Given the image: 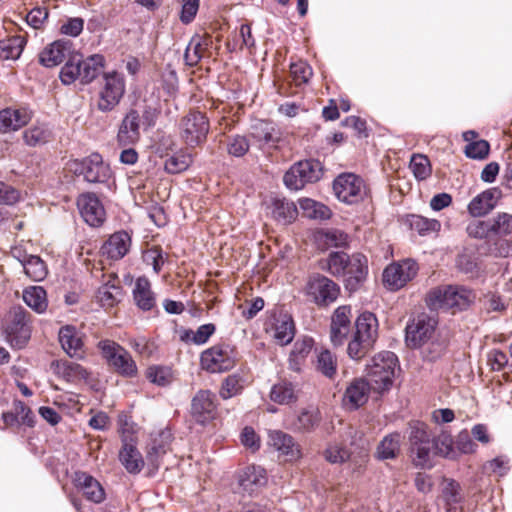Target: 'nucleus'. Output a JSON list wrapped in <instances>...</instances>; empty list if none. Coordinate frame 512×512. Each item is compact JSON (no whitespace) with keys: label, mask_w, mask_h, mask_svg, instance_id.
I'll use <instances>...</instances> for the list:
<instances>
[{"label":"nucleus","mask_w":512,"mask_h":512,"mask_svg":"<svg viewBox=\"0 0 512 512\" xmlns=\"http://www.w3.org/2000/svg\"><path fill=\"white\" fill-rule=\"evenodd\" d=\"M29 313L20 306L13 307L6 318L4 334L6 341L11 347L23 348L31 336V329L28 324Z\"/></svg>","instance_id":"nucleus-5"},{"label":"nucleus","mask_w":512,"mask_h":512,"mask_svg":"<svg viewBox=\"0 0 512 512\" xmlns=\"http://www.w3.org/2000/svg\"><path fill=\"white\" fill-rule=\"evenodd\" d=\"M305 290L306 295L319 306L333 303L340 292L339 286L334 281L321 274L310 276Z\"/></svg>","instance_id":"nucleus-11"},{"label":"nucleus","mask_w":512,"mask_h":512,"mask_svg":"<svg viewBox=\"0 0 512 512\" xmlns=\"http://www.w3.org/2000/svg\"><path fill=\"white\" fill-rule=\"evenodd\" d=\"M215 395L208 390H200L191 401V414L196 422L204 424L214 417Z\"/></svg>","instance_id":"nucleus-19"},{"label":"nucleus","mask_w":512,"mask_h":512,"mask_svg":"<svg viewBox=\"0 0 512 512\" xmlns=\"http://www.w3.org/2000/svg\"><path fill=\"white\" fill-rule=\"evenodd\" d=\"M105 58L103 55L94 54L84 60H79L81 65V82L91 83L104 69Z\"/></svg>","instance_id":"nucleus-36"},{"label":"nucleus","mask_w":512,"mask_h":512,"mask_svg":"<svg viewBox=\"0 0 512 512\" xmlns=\"http://www.w3.org/2000/svg\"><path fill=\"white\" fill-rule=\"evenodd\" d=\"M490 150L489 143L485 140H478L469 143L465 148V154L471 159H484Z\"/></svg>","instance_id":"nucleus-64"},{"label":"nucleus","mask_w":512,"mask_h":512,"mask_svg":"<svg viewBox=\"0 0 512 512\" xmlns=\"http://www.w3.org/2000/svg\"><path fill=\"white\" fill-rule=\"evenodd\" d=\"M333 191L337 199L352 205L362 201L366 195L364 181L354 173H342L333 181Z\"/></svg>","instance_id":"nucleus-8"},{"label":"nucleus","mask_w":512,"mask_h":512,"mask_svg":"<svg viewBox=\"0 0 512 512\" xmlns=\"http://www.w3.org/2000/svg\"><path fill=\"white\" fill-rule=\"evenodd\" d=\"M368 275V260L361 253L351 255V260L343 276L345 288L350 292L357 291Z\"/></svg>","instance_id":"nucleus-15"},{"label":"nucleus","mask_w":512,"mask_h":512,"mask_svg":"<svg viewBox=\"0 0 512 512\" xmlns=\"http://www.w3.org/2000/svg\"><path fill=\"white\" fill-rule=\"evenodd\" d=\"M210 129L208 118L199 111H190L180 122V135L190 147L203 144Z\"/></svg>","instance_id":"nucleus-7"},{"label":"nucleus","mask_w":512,"mask_h":512,"mask_svg":"<svg viewBox=\"0 0 512 512\" xmlns=\"http://www.w3.org/2000/svg\"><path fill=\"white\" fill-rule=\"evenodd\" d=\"M323 176V166L319 160L308 159L293 164L284 175V184L290 190H300L307 184L319 181Z\"/></svg>","instance_id":"nucleus-4"},{"label":"nucleus","mask_w":512,"mask_h":512,"mask_svg":"<svg viewBox=\"0 0 512 512\" xmlns=\"http://www.w3.org/2000/svg\"><path fill=\"white\" fill-rule=\"evenodd\" d=\"M133 298L137 307L143 311H150L155 307V294L151 290L150 281L146 277H139L136 280Z\"/></svg>","instance_id":"nucleus-29"},{"label":"nucleus","mask_w":512,"mask_h":512,"mask_svg":"<svg viewBox=\"0 0 512 512\" xmlns=\"http://www.w3.org/2000/svg\"><path fill=\"white\" fill-rule=\"evenodd\" d=\"M238 482L240 487L251 495L267 484V474L260 466H248L240 472Z\"/></svg>","instance_id":"nucleus-23"},{"label":"nucleus","mask_w":512,"mask_h":512,"mask_svg":"<svg viewBox=\"0 0 512 512\" xmlns=\"http://www.w3.org/2000/svg\"><path fill=\"white\" fill-rule=\"evenodd\" d=\"M140 115L131 109L123 118L118 130L117 140L120 145H130L140 139Z\"/></svg>","instance_id":"nucleus-22"},{"label":"nucleus","mask_w":512,"mask_h":512,"mask_svg":"<svg viewBox=\"0 0 512 512\" xmlns=\"http://www.w3.org/2000/svg\"><path fill=\"white\" fill-rule=\"evenodd\" d=\"M32 117V110L26 106L4 108L0 110V133L18 131L26 126Z\"/></svg>","instance_id":"nucleus-16"},{"label":"nucleus","mask_w":512,"mask_h":512,"mask_svg":"<svg viewBox=\"0 0 512 512\" xmlns=\"http://www.w3.org/2000/svg\"><path fill=\"white\" fill-rule=\"evenodd\" d=\"M103 82L97 107L102 112H109L119 104L125 93V79L122 74L112 71L104 73Z\"/></svg>","instance_id":"nucleus-9"},{"label":"nucleus","mask_w":512,"mask_h":512,"mask_svg":"<svg viewBox=\"0 0 512 512\" xmlns=\"http://www.w3.org/2000/svg\"><path fill=\"white\" fill-rule=\"evenodd\" d=\"M119 459L125 469L131 474H138L144 466L141 453L133 444L126 441H124L120 450Z\"/></svg>","instance_id":"nucleus-32"},{"label":"nucleus","mask_w":512,"mask_h":512,"mask_svg":"<svg viewBox=\"0 0 512 512\" xmlns=\"http://www.w3.org/2000/svg\"><path fill=\"white\" fill-rule=\"evenodd\" d=\"M437 321L430 316L420 315L406 327V343L409 347L419 348L426 344L434 334Z\"/></svg>","instance_id":"nucleus-13"},{"label":"nucleus","mask_w":512,"mask_h":512,"mask_svg":"<svg viewBox=\"0 0 512 512\" xmlns=\"http://www.w3.org/2000/svg\"><path fill=\"white\" fill-rule=\"evenodd\" d=\"M493 236H507L512 233V215L509 213H498L489 219Z\"/></svg>","instance_id":"nucleus-51"},{"label":"nucleus","mask_w":512,"mask_h":512,"mask_svg":"<svg viewBox=\"0 0 512 512\" xmlns=\"http://www.w3.org/2000/svg\"><path fill=\"white\" fill-rule=\"evenodd\" d=\"M297 213V207L292 201L275 198L272 202V215L279 222L290 223L296 218Z\"/></svg>","instance_id":"nucleus-41"},{"label":"nucleus","mask_w":512,"mask_h":512,"mask_svg":"<svg viewBox=\"0 0 512 512\" xmlns=\"http://www.w3.org/2000/svg\"><path fill=\"white\" fill-rule=\"evenodd\" d=\"M410 226L420 235L440 230L441 224L436 219H429L420 215H412L410 218Z\"/></svg>","instance_id":"nucleus-52"},{"label":"nucleus","mask_w":512,"mask_h":512,"mask_svg":"<svg viewBox=\"0 0 512 512\" xmlns=\"http://www.w3.org/2000/svg\"><path fill=\"white\" fill-rule=\"evenodd\" d=\"M270 444L281 454L287 456L289 460H295L300 457L299 446L295 443L292 436L282 431H272L269 434Z\"/></svg>","instance_id":"nucleus-30"},{"label":"nucleus","mask_w":512,"mask_h":512,"mask_svg":"<svg viewBox=\"0 0 512 512\" xmlns=\"http://www.w3.org/2000/svg\"><path fill=\"white\" fill-rule=\"evenodd\" d=\"M250 148L247 137L243 135H233L228 137L226 149L229 155L233 157H243Z\"/></svg>","instance_id":"nucleus-54"},{"label":"nucleus","mask_w":512,"mask_h":512,"mask_svg":"<svg viewBox=\"0 0 512 512\" xmlns=\"http://www.w3.org/2000/svg\"><path fill=\"white\" fill-rule=\"evenodd\" d=\"M25 45L22 36H11L0 40V60H16L20 57Z\"/></svg>","instance_id":"nucleus-43"},{"label":"nucleus","mask_w":512,"mask_h":512,"mask_svg":"<svg viewBox=\"0 0 512 512\" xmlns=\"http://www.w3.org/2000/svg\"><path fill=\"white\" fill-rule=\"evenodd\" d=\"M75 486L80 489L87 500L101 503L105 499V491L101 484L86 472H76L74 475Z\"/></svg>","instance_id":"nucleus-24"},{"label":"nucleus","mask_w":512,"mask_h":512,"mask_svg":"<svg viewBox=\"0 0 512 512\" xmlns=\"http://www.w3.org/2000/svg\"><path fill=\"white\" fill-rule=\"evenodd\" d=\"M409 440L411 446L432 441L426 424L419 421L411 423Z\"/></svg>","instance_id":"nucleus-62"},{"label":"nucleus","mask_w":512,"mask_h":512,"mask_svg":"<svg viewBox=\"0 0 512 512\" xmlns=\"http://www.w3.org/2000/svg\"><path fill=\"white\" fill-rule=\"evenodd\" d=\"M350 260L351 256L345 252H331L327 259L322 262L321 268L329 272L334 277L343 278Z\"/></svg>","instance_id":"nucleus-37"},{"label":"nucleus","mask_w":512,"mask_h":512,"mask_svg":"<svg viewBox=\"0 0 512 512\" xmlns=\"http://www.w3.org/2000/svg\"><path fill=\"white\" fill-rule=\"evenodd\" d=\"M434 448L432 441L411 446L413 464L422 469L432 468L437 455Z\"/></svg>","instance_id":"nucleus-34"},{"label":"nucleus","mask_w":512,"mask_h":512,"mask_svg":"<svg viewBox=\"0 0 512 512\" xmlns=\"http://www.w3.org/2000/svg\"><path fill=\"white\" fill-rule=\"evenodd\" d=\"M410 168L415 178L418 180H425L431 174L430 161L425 155H413L410 161Z\"/></svg>","instance_id":"nucleus-53"},{"label":"nucleus","mask_w":512,"mask_h":512,"mask_svg":"<svg viewBox=\"0 0 512 512\" xmlns=\"http://www.w3.org/2000/svg\"><path fill=\"white\" fill-rule=\"evenodd\" d=\"M324 457L330 463H342L349 459L350 451L337 443H331L324 451Z\"/></svg>","instance_id":"nucleus-61"},{"label":"nucleus","mask_w":512,"mask_h":512,"mask_svg":"<svg viewBox=\"0 0 512 512\" xmlns=\"http://www.w3.org/2000/svg\"><path fill=\"white\" fill-rule=\"evenodd\" d=\"M290 72L296 85L307 83L313 75L312 68L305 61L291 63Z\"/></svg>","instance_id":"nucleus-58"},{"label":"nucleus","mask_w":512,"mask_h":512,"mask_svg":"<svg viewBox=\"0 0 512 512\" xmlns=\"http://www.w3.org/2000/svg\"><path fill=\"white\" fill-rule=\"evenodd\" d=\"M351 330V308L350 306L338 307L331 318L330 338L335 346L342 345L347 339Z\"/></svg>","instance_id":"nucleus-18"},{"label":"nucleus","mask_w":512,"mask_h":512,"mask_svg":"<svg viewBox=\"0 0 512 512\" xmlns=\"http://www.w3.org/2000/svg\"><path fill=\"white\" fill-rule=\"evenodd\" d=\"M318 421V414L314 409H304L297 416L293 426L300 431H309L317 425Z\"/></svg>","instance_id":"nucleus-56"},{"label":"nucleus","mask_w":512,"mask_h":512,"mask_svg":"<svg viewBox=\"0 0 512 512\" xmlns=\"http://www.w3.org/2000/svg\"><path fill=\"white\" fill-rule=\"evenodd\" d=\"M281 131L269 121L258 120L251 126L250 136L263 149L276 148L281 141Z\"/></svg>","instance_id":"nucleus-17"},{"label":"nucleus","mask_w":512,"mask_h":512,"mask_svg":"<svg viewBox=\"0 0 512 512\" xmlns=\"http://www.w3.org/2000/svg\"><path fill=\"white\" fill-rule=\"evenodd\" d=\"M192 155L186 151H179L165 161V170L170 174L185 171L192 164Z\"/></svg>","instance_id":"nucleus-49"},{"label":"nucleus","mask_w":512,"mask_h":512,"mask_svg":"<svg viewBox=\"0 0 512 512\" xmlns=\"http://www.w3.org/2000/svg\"><path fill=\"white\" fill-rule=\"evenodd\" d=\"M501 197L502 191L499 188L487 189L470 201L468 212L473 217L485 216L496 207Z\"/></svg>","instance_id":"nucleus-20"},{"label":"nucleus","mask_w":512,"mask_h":512,"mask_svg":"<svg viewBox=\"0 0 512 512\" xmlns=\"http://www.w3.org/2000/svg\"><path fill=\"white\" fill-rule=\"evenodd\" d=\"M131 238L125 231H120L112 234L109 239L103 244L101 251L109 259L119 260L123 258L129 251Z\"/></svg>","instance_id":"nucleus-26"},{"label":"nucleus","mask_w":512,"mask_h":512,"mask_svg":"<svg viewBox=\"0 0 512 512\" xmlns=\"http://www.w3.org/2000/svg\"><path fill=\"white\" fill-rule=\"evenodd\" d=\"M247 383V379L243 374L233 373L224 379L219 394L224 400L230 399L239 395Z\"/></svg>","instance_id":"nucleus-42"},{"label":"nucleus","mask_w":512,"mask_h":512,"mask_svg":"<svg viewBox=\"0 0 512 512\" xmlns=\"http://www.w3.org/2000/svg\"><path fill=\"white\" fill-rule=\"evenodd\" d=\"M216 327L212 323L203 324L197 328L196 331H186L185 339L191 340L197 345L205 344L208 339L214 334Z\"/></svg>","instance_id":"nucleus-57"},{"label":"nucleus","mask_w":512,"mask_h":512,"mask_svg":"<svg viewBox=\"0 0 512 512\" xmlns=\"http://www.w3.org/2000/svg\"><path fill=\"white\" fill-rule=\"evenodd\" d=\"M398 367V358L391 351L376 354L367 365L366 375L372 389L377 392L388 390Z\"/></svg>","instance_id":"nucleus-2"},{"label":"nucleus","mask_w":512,"mask_h":512,"mask_svg":"<svg viewBox=\"0 0 512 512\" xmlns=\"http://www.w3.org/2000/svg\"><path fill=\"white\" fill-rule=\"evenodd\" d=\"M373 344L362 340L355 335H352V339L348 343L347 353L351 359L358 360L366 355V353L372 348Z\"/></svg>","instance_id":"nucleus-60"},{"label":"nucleus","mask_w":512,"mask_h":512,"mask_svg":"<svg viewBox=\"0 0 512 512\" xmlns=\"http://www.w3.org/2000/svg\"><path fill=\"white\" fill-rule=\"evenodd\" d=\"M56 373L68 382L85 380L89 376V373L83 366L72 361H61L57 363Z\"/></svg>","instance_id":"nucleus-44"},{"label":"nucleus","mask_w":512,"mask_h":512,"mask_svg":"<svg viewBox=\"0 0 512 512\" xmlns=\"http://www.w3.org/2000/svg\"><path fill=\"white\" fill-rule=\"evenodd\" d=\"M78 78L81 80V65H79V59L73 57L69 59L62 67L60 72V79L62 83L69 85Z\"/></svg>","instance_id":"nucleus-55"},{"label":"nucleus","mask_w":512,"mask_h":512,"mask_svg":"<svg viewBox=\"0 0 512 512\" xmlns=\"http://www.w3.org/2000/svg\"><path fill=\"white\" fill-rule=\"evenodd\" d=\"M172 434L170 430L159 432L149 444L147 460L154 467H158L160 458L167 453L170 448Z\"/></svg>","instance_id":"nucleus-31"},{"label":"nucleus","mask_w":512,"mask_h":512,"mask_svg":"<svg viewBox=\"0 0 512 512\" xmlns=\"http://www.w3.org/2000/svg\"><path fill=\"white\" fill-rule=\"evenodd\" d=\"M475 300L472 290L462 286H440L432 289L426 296L431 310L468 308Z\"/></svg>","instance_id":"nucleus-1"},{"label":"nucleus","mask_w":512,"mask_h":512,"mask_svg":"<svg viewBox=\"0 0 512 512\" xmlns=\"http://www.w3.org/2000/svg\"><path fill=\"white\" fill-rule=\"evenodd\" d=\"M401 435L397 432L386 435L377 446L376 458L395 459L400 452Z\"/></svg>","instance_id":"nucleus-38"},{"label":"nucleus","mask_w":512,"mask_h":512,"mask_svg":"<svg viewBox=\"0 0 512 512\" xmlns=\"http://www.w3.org/2000/svg\"><path fill=\"white\" fill-rule=\"evenodd\" d=\"M299 206L308 218L324 220L331 216V211L327 206L310 198L300 199Z\"/></svg>","instance_id":"nucleus-46"},{"label":"nucleus","mask_w":512,"mask_h":512,"mask_svg":"<svg viewBox=\"0 0 512 512\" xmlns=\"http://www.w3.org/2000/svg\"><path fill=\"white\" fill-rule=\"evenodd\" d=\"M317 372L323 376L333 379L337 374L338 361L335 354L325 348L315 349Z\"/></svg>","instance_id":"nucleus-33"},{"label":"nucleus","mask_w":512,"mask_h":512,"mask_svg":"<svg viewBox=\"0 0 512 512\" xmlns=\"http://www.w3.org/2000/svg\"><path fill=\"white\" fill-rule=\"evenodd\" d=\"M24 302L36 313L42 314L48 307L46 291L41 286H31L23 291Z\"/></svg>","instance_id":"nucleus-40"},{"label":"nucleus","mask_w":512,"mask_h":512,"mask_svg":"<svg viewBox=\"0 0 512 512\" xmlns=\"http://www.w3.org/2000/svg\"><path fill=\"white\" fill-rule=\"evenodd\" d=\"M274 330V338L281 345L289 344L295 335L293 320L286 315L276 319Z\"/></svg>","instance_id":"nucleus-45"},{"label":"nucleus","mask_w":512,"mask_h":512,"mask_svg":"<svg viewBox=\"0 0 512 512\" xmlns=\"http://www.w3.org/2000/svg\"><path fill=\"white\" fill-rule=\"evenodd\" d=\"M466 231L470 237L476 239H487L493 236L489 219L469 223Z\"/></svg>","instance_id":"nucleus-59"},{"label":"nucleus","mask_w":512,"mask_h":512,"mask_svg":"<svg viewBox=\"0 0 512 512\" xmlns=\"http://www.w3.org/2000/svg\"><path fill=\"white\" fill-rule=\"evenodd\" d=\"M122 297V287L113 281H108L99 287L96 298L102 307L110 308L120 302Z\"/></svg>","instance_id":"nucleus-39"},{"label":"nucleus","mask_w":512,"mask_h":512,"mask_svg":"<svg viewBox=\"0 0 512 512\" xmlns=\"http://www.w3.org/2000/svg\"><path fill=\"white\" fill-rule=\"evenodd\" d=\"M22 268L27 277L35 282L43 281L48 274L45 262L37 255H29Z\"/></svg>","instance_id":"nucleus-47"},{"label":"nucleus","mask_w":512,"mask_h":512,"mask_svg":"<svg viewBox=\"0 0 512 512\" xmlns=\"http://www.w3.org/2000/svg\"><path fill=\"white\" fill-rule=\"evenodd\" d=\"M418 269L412 259L392 263L383 272V282L390 290H399L417 275Z\"/></svg>","instance_id":"nucleus-12"},{"label":"nucleus","mask_w":512,"mask_h":512,"mask_svg":"<svg viewBox=\"0 0 512 512\" xmlns=\"http://www.w3.org/2000/svg\"><path fill=\"white\" fill-rule=\"evenodd\" d=\"M270 398L280 405L290 404L296 400L295 387L289 382H280L273 385Z\"/></svg>","instance_id":"nucleus-48"},{"label":"nucleus","mask_w":512,"mask_h":512,"mask_svg":"<svg viewBox=\"0 0 512 512\" xmlns=\"http://www.w3.org/2000/svg\"><path fill=\"white\" fill-rule=\"evenodd\" d=\"M73 44L70 40L59 39L48 45L40 53V63L45 67H55L72 53Z\"/></svg>","instance_id":"nucleus-21"},{"label":"nucleus","mask_w":512,"mask_h":512,"mask_svg":"<svg viewBox=\"0 0 512 512\" xmlns=\"http://www.w3.org/2000/svg\"><path fill=\"white\" fill-rule=\"evenodd\" d=\"M356 337L374 344L378 336V320L371 312L361 313L355 321V331L353 333Z\"/></svg>","instance_id":"nucleus-28"},{"label":"nucleus","mask_w":512,"mask_h":512,"mask_svg":"<svg viewBox=\"0 0 512 512\" xmlns=\"http://www.w3.org/2000/svg\"><path fill=\"white\" fill-rule=\"evenodd\" d=\"M77 206L82 218L88 225L99 227L105 221V209L94 193L81 194L77 199Z\"/></svg>","instance_id":"nucleus-14"},{"label":"nucleus","mask_w":512,"mask_h":512,"mask_svg":"<svg viewBox=\"0 0 512 512\" xmlns=\"http://www.w3.org/2000/svg\"><path fill=\"white\" fill-rule=\"evenodd\" d=\"M52 130L45 123H36L22 133V138L27 146L35 147L44 145L52 139Z\"/></svg>","instance_id":"nucleus-35"},{"label":"nucleus","mask_w":512,"mask_h":512,"mask_svg":"<svg viewBox=\"0 0 512 512\" xmlns=\"http://www.w3.org/2000/svg\"><path fill=\"white\" fill-rule=\"evenodd\" d=\"M102 357L107 364L123 377L132 378L137 375L136 362L131 354L120 344L112 340H101L98 343Z\"/></svg>","instance_id":"nucleus-3"},{"label":"nucleus","mask_w":512,"mask_h":512,"mask_svg":"<svg viewBox=\"0 0 512 512\" xmlns=\"http://www.w3.org/2000/svg\"><path fill=\"white\" fill-rule=\"evenodd\" d=\"M432 442L437 455L449 459H455L457 457V451L454 448V441L449 433L442 432L437 438L432 439Z\"/></svg>","instance_id":"nucleus-50"},{"label":"nucleus","mask_w":512,"mask_h":512,"mask_svg":"<svg viewBox=\"0 0 512 512\" xmlns=\"http://www.w3.org/2000/svg\"><path fill=\"white\" fill-rule=\"evenodd\" d=\"M59 342L67 355L81 359L83 357V341L76 327L66 325L59 331Z\"/></svg>","instance_id":"nucleus-25"},{"label":"nucleus","mask_w":512,"mask_h":512,"mask_svg":"<svg viewBox=\"0 0 512 512\" xmlns=\"http://www.w3.org/2000/svg\"><path fill=\"white\" fill-rule=\"evenodd\" d=\"M370 389L372 386L369 381L362 378L353 380L346 388L345 404L349 405L351 409L359 408L367 402Z\"/></svg>","instance_id":"nucleus-27"},{"label":"nucleus","mask_w":512,"mask_h":512,"mask_svg":"<svg viewBox=\"0 0 512 512\" xmlns=\"http://www.w3.org/2000/svg\"><path fill=\"white\" fill-rule=\"evenodd\" d=\"M69 169L77 176L82 175L89 183H104L111 177L109 165L103 162L102 156L98 153L71 161Z\"/></svg>","instance_id":"nucleus-6"},{"label":"nucleus","mask_w":512,"mask_h":512,"mask_svg":"<svg viewBox=\"0 0 512 512\" xmlns=\"http://www.w3.org/2000/svg\"><path fill=\"white\" fill-rule=\"evenodd\" d=\"M233 349L229 345H214L203 351L200 357L201 367L210 373H222L235 365Z\"/></svg>","instance_id":"nucleus-10"},{"label":"nucleus","mask_w":512,"mask_h":512,"mask_svg":"<svg viewBox=\"0 0 512 512\" xmlns=\"http://www.w3.org/2000/svg\"><path fill=\"white\" fill-rule=\"evenodd\" d=\"M486 472L494 473L500 477L506 475L510 469L509 466V458L507 456H498L488 462H486L483 466Z\"/></svg>","instance_id":"nucleus-63"}]
</instances>
